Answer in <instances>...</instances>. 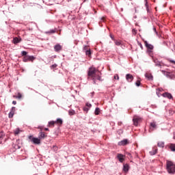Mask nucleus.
Wrapping results in <instances>:
<instances>
[{
  "instance_id": "obj_1",
  "label": "nucleus",
  "mask_w": 175,
  "mask_h": 175,
  "mask_svg": "<svg viewBox=\"0 0 175 175\" xmlns=\"http://www.w3.org/2000/svg\"><path fill=\"white\" fill-rule=\"evenodd\" d=\"M88 79L91 77L93 80V84H96V80L102 81V77H100V72H98V70L94 67H90L88 72Z\"/></svg>"
},
{
  "instance_id": "obj_2",
  "label": "nucleus",
  "mask_w": 175,
  "mask_h": 175,
  "mask_svg": "<svg viewBox=\"0 0 175 175\" xmlns=\"http://www.w3.org/2000/svg\"><path fill=\"white\" fill-rule=\"evenodd\" d=\"M166 170L170 174H175V164L172 161H166Z\"/></svg>"
},
{
  "instance_id": "obj_3",
  "label": "nucleus",
  "mask_w": 175,
  "mask_h": 175,
  "mask_svg": "<svg viewBox=\"0 0 175 175\" xmlns=\"http://www.w3.org/2000/svg\"><path fill=\"white\" fill-rule=\"evenodd\" d=\"M133 122L135 126H137V125H139V123L142 122V118L137 116H134L133 119Z\"/></svg>"
},
{
  "instance_id": "obj_4",
  "label": "nucleus",
  "mask_w": 175,
  "mask_h": 175,
  "mask_svg": "<svg viewBox=\"0 0 175 175\" xmlns=\"http://www.w3.org/2000/svg\"><path fill=\"white\" fill-rule=\"evenodd\" d=\"M28 138L32 142V143H33V144H40V138L33 137L32 135H29Z\"/></svg>"
},
{
  "instance_id": "obj_5",
  "label": "nucleus",
  "mask_w": 175,
  "mask_h": 175,
  "mask_svg": "<svg viewBox=\"0 0 175 175\" xmlns=\"http://www.w3.org/2000/svg\"><path fill=\"white\" fill-rule=\"evenodd\" d=\"M36 57L33 56H24L23 57V62H28V61L31 62H33V61H35Z\"/></svg>"
},
{
  "instance_id": "obj_6",
  "label": "nucleus",
  "mask_w": 175,
  "mask_h": 175,
  "mask_svg": "<svg viewBox=\"0 0 175 175\" xmlns=\"http://www.w3.org/2000/svg\"><path fill=\"white\" fill-rule=\"evenodd\" d=\"M145 47L148 49V51L150 53L152 52V50H154V46L151 44H149L147 41H144Z\"/></svg>"
},
{
  "instance_id": "obj_7",
  "label": "nucleus",
  "mask_w": 175,
  "mask_h": 175,
  "mask_svg": "<svg viewBox=\"0 0 175 175\" xmlns=\"http://www.w3.org/2000/svg\"><path fill=\"white\" fill-rule=\"evenodd\" d=\"M126 79L129 83H132L133 81V75L131 74L126 75Z\"/></svg>"
},
{
  "instance_id": "obj_8",
  "label": "nucleus",
  "mask_w": 175,
  "mask_h": 175,
  "mask_svg": "<svg viewBox=\"0 0 175 175\" xmlns=\"http://www.w3.org/2000/svg\"><path fill=\"white\" fill-rule=\"evenodd\" d=\"M163 98H167L168 99H173V96L169 92H165L162 94Z\"/></svg>"
},
{
  "instance_id": "obj_9",
  "label": "nucleus",
  "mask_w": 175,
  "mask_h": 175,
  "mask_svg": "<svg viewBox=\"0 0 175 175\" xmlns=\"http://www.w3.org/2000/svg\"><path fill=\"white\" fill-rule=\"evenodd\" d=\"M54 50H55V51L58 53V51H61L62 50V46H61L59 44H57L55 45Z\"/></svg>"
},
{
  "instance_id": "obj_10",
  "label": "nucleus",
  "mask_w": 175,
  "mask_h": 175,
  "mask_svg": "<svg viewBox=\"0 0 175 175\" xmlns=\"http://www.w3.org/2000/svg\"><path fill=\"white\" fill-rule=\"evenodd\" d=\"M118 146H126L128 144V139H124L120 142H118Z\"/></svg>"
},
{
  "instance_id": "obj_11",
  "label": "nucleus",
  "mask_w": 175,
  "mask_h": 175,
  "mask_svg": "<svg viewBox=\"0 0 175 175\" xmlns=\"http://www.w3.org/2000/svg\"><path fill=\"white\" fill-rule=\"evenodd\" d=\"M117 158L121 163H122V162H124V161L125 160V159H124V155L121 154H118Z\"/></svg>"
},
{
  "instance_id": "obj_12",
  "label": "nucleus",
  "mask_w": 175,
  "mask_h": 175,
  "mask_svg": "<svg viewBox=\"0 0 175 175\" xmlns=\"http://www.w3.org/2000/svg\"><path fill=\"white\" fill-rule=\"evenodd\" d=\"M21 40H22L21 38L15 37L13 38L12 42H13L14 44H17L20 43L21 42Z\"/></svg>"
},
{
  "instance_id": "obj_13",
  "label": "nucleus",
  "mask_w": 175,
  "mask_h": 175,
  "mask_svg": "<svg viewBox=\"0 0 175 175\" xmlns=\"http://www.w3.org/2000/svg\"><path fill=\"white\" fill-rule=\"evenodd\" d=\"M38 137L40 139H44L45 137H47V135L44 134V132H40L39 133Z\"/></svg>"
},
{
  "instance_id": "obj_14",
  "label": "nucleus",
  "mask_w": 175,
  "mask_h": 175,
  "mask_svg": "<svg viewBox=\"0 0 175 175\" xmlns=\"http://www.w3.org/2000/svg\"><path fill=\"white\" fill-rule=\"evenodd\" d=\"M123 171L125 172V173H127V172L129 171V165L124 164L123 165Z\"/></svg>"
},
{
  "instance_id": "obj_15",
  "label": "nucleus",
  "mask_w": 175,
  "mask_h": 175,
  "mask_svg": "<svg viewBox=\"0 0 175 175\" xmlns=\"http://www.w3.org/2000/svg\"><path fill=\"white\" fill-rule=\"evenodd\" d=\"M150 129H156L157 128V122H150Z\"/></svg>"
},
{
  "instance_id": "obj_16",
  "label": "nucleus",
  "mask_w": 175,
  "mask_h": 175,
  "mask_svg": "<svg viewBox=\"0 0 175 175\" xmlns=\"http://www.w3.org/2000/svg\"><path fill=\"white\" fill-rule=\"evenodd\" d=\"M145 77H146V79H148V80H152L153 77L152 75L150 74V73H146L145 74Z\"/></svg>"
},
{
  "instance_id": "obj_17",
  "label": "nucleus",
  "mask_w": 175,
  "mask_h": 175,
  "mask_svg": "<svg viewBox=\"0 0 175 175\" xmlns=\"http://www.w3.org/2000/svg\"><path fill=\"white\" fill-rule=\"evenodd\" d=\"M54 125H55V121L54 120L50 121L48 123V126H49V128H51V126H54Z\"/></svg>"
},
{
  "instance_id": "obj_18",
  "label": "nucleus",
  "mask_w": 175,
  "mask_h": 175,
  "mask_svg": "<svg viewBox=\"0 0 175 175\" xmlns=\"http://www.w3.org/2000/svg\"><path fill=\"white\" fill-rule=\"evenodd\" d=\"M158 147H161V148H163L165 147V142H160L157 144Z\"/></svg>"
},
{
  "instance_id": "obj_19",
  "label": "nucleus",
  "mask_w": 175,
  "mask_h": 175,
  "mask_svg": "<svg viewBox=\"0 0 175 175\" xmlns=\"http://www.w3.org/2000/svg\"><path fill=\"white\" fill-rule=\"evenodd\" d=\"M170 150H171V151L174 152L175 151V144H171L169 146Z\"/></svg>"
},
{
  "instance_id": "obj_20",
  "label": "nucleus",
  "mask_w": 175,
  "mask_h": 175,
  "mask_svg": "<svg viewBox=\"0 0 175 175\" xmlns=\"http://www.w3.org/2000/svg\"><path fill=\"white\" fill-rule=\"evenodd\" d=\"M55 124H59L60 125H62V123L64 122L62 121V119L57 118L56 121H55Z\"/></svg>"
},
{
  "instance_id": "obj_21",
  "label": "nucleus",
  "mask_w": 175,
  "mask_h": 175,
  "mask_svg": "<svg viewBox=\"0 0 175 175\" xmlns=\"http://www.w3.org/2000/svg\"><path fill=\"white\" fill-rule=\"evenodd\" d=\"M3 136H5V134L3 131L0 132V144L2 143V140L3 139Z\"/></svg>"
},
{
  "instance_id": "obj_22",
  "label": "nucleus",
  "mask_w": 175,
  "mask_h": 175,
  "mask_svg": "<svg viewBox=\"0 0 175 175\" xmlns=\"http://www.w3.org/2000/svg\"><path fill=\"white\" fill-rule=\"evenodd\" d=\"M99 113H100V109L98 107H96L94 113L96 116H99Z\"/></svg>"
},
{
  "instance_id": "obj_23",
  "label": "nucleus",
  "mask_w": 175,
  "mask_h": 175,
  "mask_svg": "<svg viewBox=\"0 0 175 175\" xmlns=\"http://www.w3.org/2000/svg\"><path fill=\"white\" fill-rule=\"evenodd\" d=\"M83 50L85 53V51H88L90 50V46H88V45H84Z\"/></svg>"
},
{
  "instance_id": "obj_24",
  "label": "nucleus",
  "mask_w": 175,
  "mask_h": 175,
  "mask_svg": "<svg viewBox=\"0 0 175 175\" xmlns=\"http://www.w3.org/2000/svg\"><path fill=\"white\" fill-rule=\"evenodd\" d=\"M165 76L168 79H173V75H170V72H166Z\"/></svg>"
},
{
  "instance_id": "obj_25",
  "label": "nucleus",
  "mask_w": 175,
  "mask_h": 175,
  "mask_svg": "<svg viewBox=\"0 0 175 175\" xmlns=\"http://www.w3.org/2000/svg\"><path fill=\"white\" fill-rule=\"evenodd\" d=\"M69 116H75V114H76V112L75 111V110H70L68 111Z\"/></svg>"
},
{
  "instance_id": "obj_26",
  "label": "nucleus",
  "mask_w": 175,
  "mask_h": 175,
  "mask_svg": "<svg viewBox=\"0 0 175 175\" xmlns=\"http://www.w3.org/2000/svg\"><path fill=\"white\" fill-rule=\"evenodd\" d=\"M14 98L21 99V98H23V95H21V93H18V96H14Z\"/></svg>"
},
{
  "instance_id": "obj_27",
  "label": "nucleus",
  "mask_w": 175,
  "mask_h": 175,
  "mask_svg": "<svg viewBox=\"0 0 175 175\" xmlns=\"http://www.w3.org/2000/svg\"><path fill=\"white\" fill-rule=\"evenodd\" d=\"M146 1V3H145V6L146 8V10L147 12H150V9L148 8V3L147 2V0H145Z\"/></svg>"
},
{
  "instance_id": "obj_28",
  "label": "nucleus",
  "mask_w": 175,
  "mask_h": 175,
  "mask_svg": "<svg viewBox=\"0 0 175 175\" xmlns=\"http://www.w3.org/2000/svg\"><path fill=\"white\" fill-rule=\"evenodd\" d=\"M27 54H28V53H27V51H23L21 52V55H22L23 57H27Z\"/></svg>"
},
{
  "instance_id": "obj_29",
  "label": "nucleus",
  "mask_w": 175,
  "mask_h": 175,
  "mask_svg": "<svg viewBox=\"0 0 175 175\" xmlns=\"http://www.w3.org/2000/svg\"><path fill=\"white\" fill-rule=\"evenodd\" d=\"M13 116H14V113L12 111H10L8 114L9 118H13Z\"/></svg>"
},
{
  "instance_id": "obj_30",
  "label": "nucleus",
  "mask_w": 175,
  "mask_h": 175,
  "mask_svg": "<svg viewBox=\"0 0 175 175\" xmlns=\"http://www.w3.org/2000/svg\"><path fill=\"white\" fill-rule=\"evenodd\" d=\"M57 66H58V65L57 64H53L50 66V68L51 69H55V68H57Z\"/></svg>"
},
{
  "instance_id": "obj_31",
  "label": "nucleus",
  "mask_w": 175,
  "mask_h": 175,
  "mask_svg": "<svg viewBox=\"0 0 175 175\" xmlns=\"http://www.w3.org/2000/svg\"><path fill=\"white\" fill-rule=\"evenodd\" d=\"M115 44L116 46H121V44H122L121 41L115 40Z\"/></svg>"
},
{
  "instance_id": "obj_32",
  "label": "nucleus",
  "mask_w": 175,
  "mask_h": 175,
  "mask_svg": "<svg viewBox=\"0 0 175 175\" xmlns=\"http://www.w3.org/2000/svg\"><path fill=\"white\" fill-rule=\"evenodd\" d=\"M86 55H91V49H89L88 51H86L85 52Z\"/></svg>"
},
{
  "instance_id": "obj_33",
  "label": "nucleus",
  "mask_w": 175,
  "mask_h": 175,
  "mask_svg": "<svg viewBox=\"0 0 175 175\" xmlns=\"http://www.w3.org/2000/svg\"><path fill=\"white\" fill-rule=\"evenodd\" d=\"M18 133H20V129H16L14 131V135H18Z\"/></svg>"
},
{
  "instance_id": "obj_34",
  "label": "nucleus",
  "mask_w": 175,
  "mask_h": 175,
  "mask_svg": "<svg viewBox=\"0 0 175 175\" xmlns=\"http://www.w3.org/2000/svg\"><path fill=\"white\" fill-rule=\"evenodd\" d=\"M154 64H155L156 66H161V64H159V62H158V60H154Z\"/></svg>"
},
{
  "instance_id": "obj_35",
  "label": "nucleus",
  "mask_w": 175,
  "mask_h": 175,
  "mask_svg": "<svg viewBox=\"0 0 175 175\" xmlns=\"http://www.w3.org/2000/svg\"><path fill=\"white\" fill-rule=\"evenodd\" d=\"M10 111L14 113L16 111V107H12Z\"/></svg>"
},
{
  "instance_id": "obj_36",
  "label": "nucleus",
  "mask_w": 175,
  "mask_h": 175,
  "mask_svg": "<svg viewBox=\"0 0 175 175\" xmlns=\"http://www.w3.org/2000/svg\"><path fill=\"white\" fill-rule=\"evenodd\" d=\"M158 151V149H155L152 153V152H150V154L151 155H155V154L157 153V152Z\"/></svg>"
},
{
  "instance_id": "obj_37",
  "label": "nucleus",
  "mask_w": 175,
  "mask_h": 175,
  "mask_svg": "<svg viewBox=\"0 0 175 175\" xmlns=\"http://www.w3.org/2000/svg\"><path fill=\"white\" fill-rule=\"evenodd\" d=\"M140 81H137L136 83H135V85H137V87H140Z\"/></svg>"
},
{
  "instance_id": "obj_38",
  "label": "nucleus",
  "mask_w": 175,
  "mask_h": 175,
  "mask_svg": "<svg viewBox=\"0 0 175 175\" xmlns=\"http://www.w3.org/2000/svg\"><path fill=\"white\" fill-rule=\"evenodd\" d=\"M115 80H120V77H118V75H116L114 76Z\"/></svg>"
},
{
  "instance_id": "obj_39",
  "label": "nucleus",
  "mask_w": 175,
  "mask_h": 175,
  "mask_svg": "<svg viewBox=\"0 0 175 175\" xmlns=\"http://www.w3.org/2000/svg\"><path fill=\"white\" fill-rule=\"evenodd\" d=\"M132 32H133V33H134V35H136L137 31L136 29H133L132 30Z\"/></svg>"
},
{
  "instance_id": "obj_40",
  "label": "nucleus",
  "mask_w": 175,
  "mask_h": 175,
  "mask_svg": "<svg viewBox=\"0 0 175 175\" xmlns=\"http://www.w3.org/2000/svg\"><path fill=\"white\" fill-rule=\"evenodd\" d=\"M138 46H139L140 49L143 50V44H142L140 42H138Z\"/></svg>"
},
{
  "instance_id": "obj_41",
  "label": "nucleus",
  "mask_w": 175,
  "mask_h": 175,
  "mask_svg": "<svg viewBox=\"0 0 175 175\" xmlns=\"http://www.w3.org/2000/svg\"><path fill=\"white\" fill-rule=\"evenodd\" d=\"M86 106H87V107H91L92 105L91 104H90L89 103H87Z\"/></svg>"
},
{
  "instance_id": "obj_42",
  "label": "nucleus",
  "mask_w": 175,
  "mask_h": 175,
  "mask_svg": "<svg viewBox=\"0 0 175 175\" xmlns=\"http://www.w3.org/2000/svg\"><path fill=\"white\" fill-rule=\"evenodd\" d=\"M88 110H90V109H88V107H83V111H88Z\"/></svg>"
},
{
  "instance_id": "obj_43",
  "label": "nucleus",
  "mask_w": 175,
  "mask_h": 175,
  "mask_svg": "<svg viewBox=\"0 0 175 175\" xmlns=\"http://www.w3.org/2000/svg\"><path fill=\"white\" fill-rule=\"evenodd\" d=\"M153 31L158 35V31H157V29L155 27L153 28Z\"/></svg>"
},
{
  "instance_id": "obj_44",
  "label": "nucleus",
  "mask_w": 175,
  "mask_h": 175,
  "mask_svg": "<svg viewBox=\"0 0 175 175\" xmlns=\"http://www.w3.org/2000/svg\"><path fill=\"white\" fill-rule=\"evenodd\" d=\"M12 105H17V101L13 100L12 101Z\"/></svg>"
},
{
  "instance_id": "obj_45",
  "label": "nucleus",
  "mask_w": 175,
  "mask_h": 175,
  "mask_svg": "<svg viewBox=\"0 0 175 175\" xmlns=\"http://www.w3.org/2000/svg\"><path fill=\"white\" fill-rule=\"evenodd\" d=\"M90 94H91V97L93 98L94 94H95V92H92V93H90Z\"/></svg>"
},
{
  "instance_id": "obj_46",
  "label": "nucleus",
  "mask_w": 175,
  "mask_h": 175,
  "mask_svg": "<svg viewBox=\"0 0 175 175\" xmlns=\"http://www.w3.org/2000/svg\"><path fill=\"white\" fill-rule=\"evenodd\" d=\"M110 38L112 39V40H114V37L113 36L110 35Z\"/></svg>"
},
{
  "instance_id": "obj_47",
  "label": "nucleus",
  "mask_w": 175,
  "mask_h": 175,
  "mask_svg": "<svg viewBox=\"0 0 175 175\" xmlns=\"http://www.w3.org/2000/svg\"><path fill=\"white\" fill-rule=\"evenodd\" d=\"M51 33H55V30H51Z\"/></svg>"
},
{
  "instance_id": "obj_48",
  "label": "nucleus",
  "mask_w": 175,
  "mask_h": 175,
  "mask_svg": "<svg viewBox=\"0 0 175 175\" xmlns=\"http://www.w3.org/2000/svg\"><path fill=\"white\" fill-rule=\"evenodd\" d=\"M152 107H153V109L157 108V105H152Z\"/></svg>"
},
{
  "instance_id": "obj_49",
  "label": "nucleus",
  "mask_w": 175,
  "mask_h": 175,
  "mask_svg": "<svg viewBox=\"0 0 175 175\" xmlns=\"http://www.w3.org/2000/svg\"><path fill=\"white\" fill-rule=\"evenodd\" d=\"M101 21H105V18H101Z\"/></svg>"
},
{
  "instance_id": "obj_50",
  "label": "nucleus",
  "mask_w": 175,
  "mask_h": 175,
  "mask_svg": "<svg viewBox=\"0 0 175 175\" xmlns=\"http://www.w3.org/2000/svg\"><path fill=\"white\" fill-rule=\"evenodd\" d=\"M44 131H49V128H45V129H44Z\"/></svg>"
},
{
  "instance_id": "obj_51",
  "label": "nucleus",
  "mask_w": 175,
  "mask_h": 175,
  "mask_svg": "<svg viewBox=\"0 0 175 175\" xmlns=\"http://www.w3.org/2000/svg\"><path fill=\"white\" fill-rule=\"evenodd\" d=\"M53 148H55V150H57V146H53Z\"/></svg>"
},
{
  "instance_id": "obj_52",
  "label": "nucleus",
  "mask_w": 175,
  "mask_h": 175,
  "mask_svg": "<svg viewBox=\"0 0 175 175\" xmlns=\"http://www.w3.org/2000/svg\"><path fill=\"white\" fill-rule=\"evenodd\" d=\"M17 148H20V146H18Z\"/></svg>"
},
{
  "instance_id": "obj_53",
  "label": "nucleus",
  "mask_w": 175,
  "mask_h": 175,
  "mask_svg": "<svg viewBox=\"0 0 175 175\" xmlns=\"http://www.w3.org/2000/svg\"><path fill=\"white\" fill-rule=\"evenodd\" d=\"M85 1H87V0H84L83 2H85Z\"/></svg>"
}]
</instances>
